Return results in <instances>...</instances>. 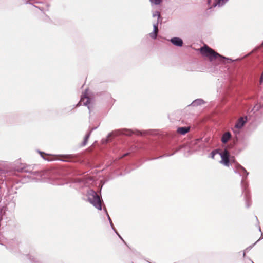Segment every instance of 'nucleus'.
Listing matches in <instances>:
<instances>
[{
	"label": "nucleus",
	"instance_id": "1",
	"mask_svg": "<svg viewBox=\"0 0 263 263\" xmlns=\"http://www.w3.org/2000/svg\"><path fill=\"white\" fill-rule=\"evenodd\" d=\"M200 52L203 56L207 57L210 61H213L216 59H218L220 61H221L222 59H227L230 62L232 61L231 59L220 55L206 46L201 48Z\"/></svg>",
	"mask_w": 263,
	"mask_h": 263
},
{
	"label": "nucleus",
	"instance_id": "2",
	"mask_svg": "<svg viewBox=\"0 0 263 263\" xmlns=\"http://www.w3.org/2000/svg\"><path fill=\"white\" fill-rule=\"evenodd\" d=\"M88 199L89 201L97 209L101 210V200L100 197L97 193L92 191L90 190L88 192Z\"/></svg>",
	"mask_w": 263,
	"mask_h": 263
},
{
	"label": "nucleus",
	"instance_id": "3",
	"mask_svg": "<svg viewBox=\"0 0 263 263\" xmlns=\"http://www.w3.org/2000/svg\"><path fill=\"white\" fill-rule=\"evenodd\" d=\"M216 154H219L221 158V163L226 166L229 165V162L231 160L229 158V154L227 150H224L222 153H219L217 151H213L211 153V157L214 158V156Z\"/></svg>",
	"mask_w": 263,
	"mask_h": 263
},
{
	"label": "nucleus",
	"instance_id": "4",
	"mask_svg": "<svg viewBox=\"0 0 263 263\" xmlns=\"http://www.w3.org/2000/svg\"><path fill=\"white\" fill-rule=\"evenodd\" d=\"M246 119H245L242 117L240 118L235 124V128L233 129L234 132H235V133L238 132V131L236 129H239L241 128H242L243 127V126L244 125L245 123H246Z\"/></svg>",
	"mask_w": 263,
	"mask_h": 263
},
{
	"label": "nucleus",
	"instance_id": "5",
	"mask_svg": "<svg viewBox=\"0 0 263 263\" xmlns=\"http://www.w3.org/2000/svg\"><path fill=\"white\" fill-rule=\"evenodd\" d=\"M88 93L87 90L86 91L82 96L80 101L81 105H87L89 103V99L88 98Z\"/></svg>",
	"mask_w": 263,
	"mask_h": 263
},
{
	"label": "nucleus",
	"instance_id": "6",
	"mask_svg": "<svg viewBox=\"0 0 263 263\" xmlns=\"http://www.w3.org/2000/svg\"><path fill=\"white\" fill-rule=\"evenodd\" d=\"M171 42L175 46L181 47L183 45V41L181 38L175 37L170 40Z\"/></svg>",
	"mask_w": 263,
	"mask_h": 263
},
{
	"label": "nucleus",
	"instance_id": "7",
	"mask_svg": "<svg viewBox=\"0 0 263 263\" xmlns=\"http://www.w3.org/2000/svg\"><path fill=\"white\" fill-rule=\"evenodd\" d=\"M153 27L154 31L152 33L149 34V35L152 38L155 39L157 37V32L158 31L157 23H154Z\"/></svg>",
	"mask_w": 263,
	"mask_h": 263
},
{
	"label": "nucleus",
	"instance_id": "8",
	"mask_svg": "<svg viewBox=\"0 0 263 263\" xmlns=\"http://www.w3.org/2000/svg\"><path fill=\"white\" fill-rule=\"evenodd\" d=\"M228 0H216L215 2L214 3L213 7H221L223 6Z\"/></svg>",
	"mask_w": 263,
	"mask_h": 263
},
{
	"label": "nucleus",
	"instance_id": "9",
	"mask_svg": "<svg viewBox=\"0 0 263 263\" xmlns=\"http://www.w3.org/2000/svg\"><path fill=\"white\" fill-rule=\"evenodd\" d=\"M231 136V135L230 132H228L225 133L222 137V142L224 143L227 142L228 140L230 139Z\"/></svg>",
	"mask_w": 263,
	"mask_h": 263
},
{
	"label": "nucleus",
	"instance_id": "10",
	"mask_svg": "<svg viewBox=\"0 0 263 263\" xmlns=\"http://www.w3.org/2000/svg\"><path fill=\"white\" fill-rule=\"evenodd\" d=\"M189 129H190V127H180V128H178L177 132L182 135H184L189 131Z\"/></svg>",
	"mask_w": 263,
	"mask_h": 263
},
{
	"label": "nucleus",
	"instance_id": "11",
	"mask_svg": "<svg viewBox=\"0 0 263 263\" xmlns=\"http://www.w3.org/2000/svg\"><path fill=\"white\" fill-rule=\"evenodd\" d=\"M203 103V101L202 99H197L192 103L193 106L201 105Z\"/></svg>",
	"mask_w": 263,
	"mask_h": 263
},
{
	"label": "nucleus",
	"instance_id": "12",
	"mask_svg": "<svg viewBox=\"0 0 263 263\" xmlns=\"http://www.w3.org/2000/svg\"><path fill=\"white\" fill-rule=\"evenodd\" d=\"M153 16L154 17H157V24H158L159 23V19L160 18V13L158 12V11H156V12H155L154 13H153Z\"/></svg>",
	"mask_w": 263,
	"mask_h": 263
},
{
	"label": "nucleus",
	"instance_id": "13",
	"mask_svg": "<svg viewBox=\"0 0 263 263\" xmlns=\"http://www.w3.org/2000/svg\"><path fill=\"white\" fill-rule=\"evenodd\" d=\"M149 1L151 2V3L154 4L156 5L159 4L162 1V0H149Z\"/></svg>",
	"mask_w": 263,
	"mask_h": 263
},
{
	"label": "nucleus",
	"instance_id": "14",
	"mask_svg": "<svg viewBox=\"0 0 263 263\" xmlns=\"http://www.w3.org/2000/svg\"><path fill=\"white\" fill-rule=\"evenodd\" d=\"M89 137V134H88V135H87L85 138V140H84V145L86 144V142H87V140L88 139Z\"/></svg>",
	"mask_w": 263,
	"mask_h": 263
},
{
	"label": "nucleus",
	"instance_id": "15",
	"mask_svg": "<svg viewBox=\"0 0 263 263\" xmlns=\"http://www.w3.org/2000/svg\"><path fill=\"white\" fill-rule=\"evenodd\" d=\"M107 216H108V219H109V221H110V225H111V226L112 228L114 230V226H113V224H112V221H111V219H110V218L109 216L108 215V214L107 213Z\"/></svg>",
	"mask_w": 263,
	"mask_h": 263
},
{
	"label": "nucleus",
	"instance_id": "16",
	"mask_svg": "<svg viewBox=\"0 0 263 263\" xmlns=\"http://www.w3.org/2000/svg\"><path fill=\"white\" fill-rule=\"evenodd\" d=\"M239 167H240V169L242 172H246V170H245V169L243 167H242V166H239Z\"/></svg>",
	"mask_w": 263,
	"mask_h": 263
},
{
	"label": "nucleus",
	"instance_id": "17",
	"mask_svg": "<svg viewBox=\"0 0 263 263\" xmlns=\"http://www.w3.org/2000/svg\"><path fill=\"white\" fill-rule=\"evenodd\" d=\"M210 2H211V0H208V3L209 4H210Z\"/></svg>",
	"mask_w": 263,
	"mask_h": 263
},
{
	"label": "nucleus",
	"instance_id": "18",
	"mask_svg": "<svg viewBox=\"0 0 263 263\" xmlns=\"http://www.w3.org/2000/svg\"><path fill=\"white\" fill-rule=\"evenodd\" d=\"M126 135H130V134H129V133H126Z\"/></svg>",
	"mask_w": 263,
	"mask_h": 263
}]
</instances>
